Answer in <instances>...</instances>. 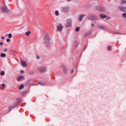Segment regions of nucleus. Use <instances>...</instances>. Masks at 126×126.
Listing matches in <instances>:
<instances>
[{"label": "nucleus", "instance_id": "obj_35", "mask_svg": "<svg viewBox=\"0 0 126 126\" xmlns=\"http://www.w3.org/2000/svg\"><path fill=\"white\" fill-rule=\"evenodd\" d=\"M115 34H119V32H115Z\"/></svg>", "mask_w": 126, "mask_h": 126}, {"label": "nucleus", "instance_id": "obj_15", "mask_svg": "<svg viewBox=\"0 0 126 126\" xmlns=\"http://www.w3.org/2000/svg\"><path fill=\"white\" fill-rule=\"evenodd\" d=\"M30 34H31V32H30V31L27 32L25 33V35H26V36H30Z\"/></svg>", "mask_w": 126, "mask_h": 126}, {"label": "nucleus", "instance_id": "obj_24", "mask_svg": "<svg viewBox=\"0 0 126 126\" xmlns=\"http://www.w3.org/2000/svg\"><path fill=\"white\" fill-rule=\"evenodd\" d=\"M12 37V34L11 33H9L8 34V38H11Z\"/></svg>", "mask_w": 126, "mask_h": 126}, {"label": "nucleus", "instance_id": "obj_5", "mask_svg": "<svg viewBox=\"0 0 126 126\" xmlns=\"http://www.w3.org/2000/svg\"><path fill=\"white\" fill-rule=\"evenodd\" d=\"M24 76H19L17 78V81H22V80H24Z\"/></svg>", "mask_w": 126, "mask_h": 126}, {"label": "nucleus", "instance_id": "obj_4", "mask_svg": "<svg viewBox=\"0 0 126 126\" xmlns=\"http://www.w3.org/2000/svg\"><path fill=\"white\" fill-rule=\"evenodd\" d=\"M21 64L23 66V67H27V66L28 65V64H27V62L25 61H21Z\"/></svg>", "mask_w": 126, "mask_h": 126}, {"label": "nucleus", "instance_id": "obj_14", "mask_svg": "<svg viewBox=\"0 0 126 126\" xmlns=\"http://www.w3.org/2000/svg\"><path fill=\"white\" fill-rule=\"evenodd\" d=\"M0 57L1 58H5V57H6V54H5L4 53H1L0 54Z\"/></svg>", "mask_w": 126, "mask_h": 126}, {"label": "nucleus", "instance_id": "obj_11", "mask_svg": "<svg viewBox=\"0 0 126 126\" xmlns=\"http://www.w3.org/2000/svg\"><path fill=\"white\" fill-rule=\"evenodd\" d=\"M98 29H102V30H105V29H106V27L104 26H98Z\"/></svg>", "mask_w": 126, "mask_h": 126}, {"label": "nucleus", "instance_id": "obj_31", "mask_svg": "<svg viewBox=\"0 0 126 126\" xmlns=\"http://www.w3.org/2000/svg\"><path fill=\"white\" fill-rule=\"evenodd\" d=\"M4 86H5V84H2V87H4Z\"/></svg>", "mask_w": 126, "mask_h": 126}, {"label": "nucleus", "instance_id": "obj_7", "mask_svg": "<svg viewBox=\"0 0 126 126\" xmlns=\"http://www.w3.org/2000/svg\"><path fill=\"white\" fill-rule=\"evenodd\" d=\"M1 10L2 11H3L4 12H8V9H7L6 6L3 7Z\"/></svg>", "mask_w": 126, "mask_h": 126}, {"label": "nucleus", "instance_id": "obj_36", "mask_svg": "<svg viewBox=\"0 0 126 126\" xmlns=\"http://www.w3.org/2000/svg\"><path fill=\"white\" fill-rule=\"evenodd\" d=\"M71 0H67V1H70Z\"/></svg>", "mask_w": 126, "mask_h": 126}, {"label": "nucleus", "instance_id": "obj_33", "mask_svg": "<svg viewBox=\"0 0 126 126\" xmlns=\"http://www.w3.org/2000/svg\"><path fill=\"white\" fill-rule=\"evenodd\" d=\"M92 27H94V24H92Z\"/></svg>", "mask_w": 126, "mask_h": 126}, {"label": "nucleus", "instance_id": "obj_16", "mask_svg": "<svg viewBox=\"0 0 126 126\" xmlns=\"http://www.w3.org/2000/svg\"><path fill=\"white\" fill-rule=\"evenodd\" d=\"M23 88H24V85H21V86H19V89L20 90H21L22 89H23Z\"/></svg>", "mask_w": 126, "mask_h": 126}, {"label": "nucleus", "instance_id": "obj_27", "mask_svg": "<svg viewBox=\"0 0 126 126\" xmlns=\"http://www.w3.org/2000/svg\"><path fill=\"white\" fill-rule=\"evenodd\" d=\"M107 49L108 51H110V50H111V46H108Z\"/></svg>", "mask_w": 126, "mask_h": 126}, {"label": "nucleus", "instance_id": "obj_13", "mask_svg": "<svg viewBox=\"0 0 126 126\" xmlns=\"http://www.w3.org/2000/svg\"><path fill=\"white\" fill-rule=\"evenodd\" d=\"M97 9L99 10V11H104V9L100 7H97Z\"/></svg>", "mask_w": 126, "mask_h": 126}, {"label": "nucleus", "instance_id": "obj_26", "mask_svg": "<svg viewBox=\"0 0 126 126\" xmlns=\"http://www.w3.org/2000/svg\"><path fill=\"white\" fill-rule=\"evenodd\" d=\"M6 42H7V43H9V42H10V39L9 38H7Z\"/></svg>", "mask_w": 126, "mask_h": 126}, {"label": "nucleus", "instance_id": "obj_37", "mask_svg": "<svg viewBox=\"0 0 126 126\" xmlns=\"http://www.w3.org/2000/svg\"><path fill=\"white\" fill-rule=\"evenodd\" d=\"M6 36H7V34H6Z\"/></svg>", "mask_w": 126, "mask_h": 126}, {"label": "nucleus", "instance_id": "obj_21", "mask_svg": "<svg viewBox=\"0 0 126 126\" xmlns=\"http://www.w3.org/2000/svg\"><path fill=\"white\" fill-rule=\"evenodd\" d=\"M75 30L76 32H78V31H79V30H80V28L77 27L75 29Z\"/></svg>", "mask_w": 126, "mask_h": 126}, {"label": "nucleus", "instance_id": "obj_17", "mask_svg": "<svg viewBox=\"0 0 126 126\" xmlns=\"http://www.w3.org/2000/svg\"><path fill=\"white\" fill-rule=\"evenodd\" d=\"M55 13L56 16H59V11H58V10L55 11Z\"/></svg>", "mask_w": 126, "mask_h": 126}, {"label": "nucleus", "instance_id": "obj_6", "mask_svg": "<svg viewBox=\"0 0 126 126\" xmlns=\"http://www.w3.org/2000/svg\"><path fill=\"white\" fill-rule=\"evenodd\" d=\"M68 10H69V8L68 7H64L62 9V11H63V12H67Z\"/></svg>", "mask_w": 126, "mask_h": 126}, {"label": "nucleus", "instance_id": "obj_18", "mask_svg": "<svg viewBox=\"0 0 126 126\" xmlns=\"http://www.w3.org/2000/svg\"><path fill=\"white\" fill-rule=\"evenodd\" d=\"M71 22L70 20L67 21V23L66 24V26H69L71 24Z\"/></svg>", "mask_w": 126, "mask_h": 126}, {"label": "nucleus", "instance_id": "obj_9", "mask_svg": "<svg viewBox=\"0 0 126 126\" xmlns=\"http://www.w3.org/2000/svg\"><path fill=\"white\" fill-rule=\"evenodd\" d=\"M85 15H81L79 16V21L81 22L82 21V19L83 18V17H85Z\"/></svg>", "mask_w": 126, "mask_h": 126}, {"label": "nucleus", "instance_id": "obj_10", "mask_svg": "<svg viewBox=\"0 0 126 126\" xmlns=\"http://www.w3.org/2000/svg\"><path fill=\"white\" fill-rule=\"evenodd\" d=\"M89 19H93V20H94V19H97V17L93 16L92 15H90L89 16Z\"/></svg>", "mask_w": 126, "mask_h": 126}, {"label": "nucleus", "instance_id": "obj_30", "mask_svg": "<svg viewBox=\"0 0 126 126\" xmlns=\"http://www.w3.org/2000/svg\"><path fill=\"white\" fill-rule=\"evenodd\" d=\"M1 39H2V40H4V39H5L4 36H1Z\"/></svg>", "mask_w": 126, "mask_h": 126}, {"label": "nucleus", "instance_id": "obj_29", "mask_svg": "<svg viewBox=\"0 0 126 126\" xmlns=\"http://www.w3.org/2000/svg\"><path fill=\"white\" fill-rule=\"evenodd\" d=\"M20 73H21V74L24 73V71H23V70H21V71H20Z\"/></svg>", "mask_w": 126, "mask_h": 126}, {"label": "nucleus", "instance_id": "obj_8", "mask_svg": "<svg viewBox=\"0 0 126 126\" xmlns=\"http://www.w3.org/2000/svg\"><path fill=\"white\" fill-rule=\"evenodd\" d=\"M119 9L121 11H124V12L126 11V7H120Z\"/></svg>", "mask_w": 126, "mask_h": 126}, {"label": "nucleus", "instance_id": "obj_2", "mask_svg": "<svg viewBox=\"0 0 126 126\" xmlns=\"http://www.w3.org/2000/svg\"><path fill=\"white\" fill-rule=\"evenodd\" d=\"M38 69L39 72H44V71H46V70H47V69L45 66L39 67H38Z\"/></svg>", "mask_w": 126, "mask_h": 126}, {"label": "nucleus", "instance_id": "obj_23", "mask_svg": "<svg viewBox=\"0 0 126 126\" xmlns=\"http://www.w3.org/2000/svg\"><path fill=\"white\" fill-rule=\"evenodd\" d=\"M2 46H3V42H0V47H2Z\"/></svg>", "mask_w": 126, "mask_h": 126}, {"label": "nucleus", "instance_id": "obj_20", "mask_svg": "<svg viewBox=\"0 0 126 126\" xmlns=\"http://www.w3.org/2000/svg\"><path fill=\"white\" fill-rule=\"evenodd\" d=\"M0 75L3 76L5 74V73L4 72V71H1V72L0 73Z\"/></svg>", "mask_w": 126, "mask_h": 126}, {"label": "nucleus", "instance_id": "obj_3", "mask_svg": "<svg viewBox=\"0 0 126 126\" xmlns=\"http://www.w3.org/2000/svg\"><path fill=\"white\" fill-rule=\"evenodd\" d=\"M99 17H100L102 19H104V18H106V19H111V18L110 17L105 15L103 14H100L99 15Z\"/></svg>", "mask_w": 126, "mask_h": 126}, {"label": "nucleus", "instance_id": "obj_1", "mask_svg": "<svg viewBox=\"0 0 126 126\" xmlns=\"http://www.w3.org/2000/svg\"><path fill=\"white\" fill-rule=\"evenodd\" d=\"M44 42L46 47H50L51 46V43L50 42V37L46 35L44 38Z\"/></svg>", "mask_w": 126, "mask_h": 126}, {"label": "nucleus", "instance_id": "obj_25", "mask_svg": "<svg viewBox=\"0 0 126 126\" xmlns=\"http://www.w3.org/2000/svg\"><path fill=\"white\" fill-rule=\"evenodd\" d=\"M3 52H4V53H6V52H7V48L4 49Z\"/></svg>", "mask_w": 126, "mask_h": 126}, {"label": "nucleus", "instance_id": "obj_28", "mask_svg": "<svg viewBox=\"0 0 126 126\" xmlns=\"http://www.w3.org/2000/svg\"><path fill=\"white\" fill-rule=\"evenodd\" d=\"M36 59H37V60H39V59H40V56H36Z\"/></svg>", "mask_w": 126, "mask_h": 126}, {"label": "nucleus", "instance_id": "obj_34", "mask_svg": "<svg viewBox=\"0 0 126 126\" xmlns=\"http://www.w3.org/2000/svg\"><path fill=\"white\" fill-rule=\"evenodd\" d=\"M74 71V70H72V71H71V73H73V72Z\"/></svg>", "mask_w": 126, "mask_h": 126}, {"label": "nucleus", "instance_id": "obj_12", "mask_svg": "<svg viewBox=\"0 0 126 126\" xmlns=\"http://www.w3.org/2000/svg\"><path fill=\"white\" fill-rule=\"evenodd\" d=\"M62 29H63V26L62 25H60L58 26V30L59 31H62Z\"/></svg>", "mask_w": 126, "mask_h": 126}, {"label": "nucleus", "instance_id": "obj_32", "mask_svg": "<svg viewBox=\"0 0 126 126\" xmlns=\"http://www.w3.org/2000/svg\"><path fill=\"white\" fill-rule=\"evenodd\" d=\"M3 89H4V88H3V87H2V88H1V90H3Z\"/></svg>", "mask_w": 126, "mask_h": 126}, {"label": "nucleus", "instance_id": "obj_22", "mask_svg": "<svg viewBox=\"0 0 126 126\" xmlns=\"http://www.w3.org/2000/svg\"><path fill=\"white\" fill-rule=\"evenodd\" d=\"M121 3L122 4L126 3V0H122Z\"/></svg>", "mask_w": 126, "mask_h": 126}, {"label": "nucleus", "instance_id": "obj_19", "mask_svg": "<svg viewBox=\"0 0 126 126\" xmlns=\"http://www.w3.org/2000/svg\"><path fill=\"white\" fill-rule=\"evenodd\" d=\"M122 17H123V18H125V19L126 18V13L122 14Z\"/></svg>", "mask_w": 126, "mask_h": 126}]
</instances>
